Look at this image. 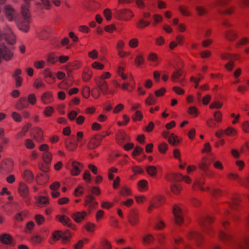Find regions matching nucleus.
Wrapping results in <instances>:
<instances>
[{
    "instance_id": "f8f14e48",
    "label": "nucleus",
    "mask_w": 249,
    "mask_h": 249,
    "mask_svg": "<svg viewBox=\"0 0 249 249\" xmlns=\"http://www.w3.org/2000/svg\"><path fill=\"white\" fill-rule=\"evenodd\" d=\"M187 237L189 239L195 240L197 245H200L201 241L203 239V236L201 233L192 231L188 233Z\"/></svg>"
},
{
    "instance_id": "4be33fe9",
    "label": "nucleus",
    "mask_w": 249,
    "mask_h": 249,
    "mask_svg": "<svg viewBox=\"0 0 249 249\" xmlns=\"http://www.w3.org/2000/svg\"><path fill=\"white\" fill-rule=\"evenodd\" d=\"M220 57L224 60H237L240 58L239 55L237 54H231L227 53H222L220 55Z\"/></svg>"
},
{
    "instance_id": "4c0bfd02",
    "label": "nucleus",
    "mask_w": 249,
    "mask_h": 249,
    "mask_svg": "<svg viewBox=\"0 0 249 249\" xmlns=\"http://www.w3.org/2000/svg\"><path fill=\"white\" fill-rule=\"evenodd\" d=\"M195 9L197 13V14L199 16H205L207 13V9L202 6H197L196 7Z\"/></svg>"
},
{
    "instance_id": "58836bf2",
    "label": "nucleus",
    "mask_w": 249,
    "mask_h": 249,
    "mask_svg": "<svg viewBox=\"0 0 249 249\" xmlns=\"http://www.w3.org/2000/svg\"><path fill=\"white\" fill-rule=\"evenodd\" d=\"M44 162L47 164L50 163L52 161V155L49 151L45 152L42 155Z\"/></svg>"
},
{
    "instance_id": "423d86ee",
    "label": "nucleus",
    "mask_w": 249,
    "mask_h": 249,
    "mask_svg": "<svg viewBox=\"0 0 249 249\" xmlns=\"http://www.w3.org/2000/svg\"><path fill=\"white\" fill-rule=\"evenodd\" d=\"M128 221L130 225L135 226L137 225L139 222V214L136 209L130 211L127 216Z\"/></svg>"
},
{
    "instance_id": "393cba45",
    "label": "nucleus",
    "mask_w": 249,
    "mask_h": 249,
    "mask_svg": "<svg viewBox=\"0 0 249 249\" xmlns=\"http://www.w3.org/2000/svg\"><path fill=\"white\" fill-rule=\"evenodd\" d=\"M204 184L205 182L203 179H197L195 181L194 185L192 187V189H195V186H197L202 191H210V188L209 187H207L206 188H204L203 187V185Z\"/></svg>"
},
{
    "instance_id": "13d9d810",
    "label": "nucleus",
    "mask_w": 249,
    "mask_h": 249,
    "mask_svg": "<svg viewBox=\"0 0 249 249\" xmlns=\"http://www.w3.org/2000/svg\"><path fill=\"white\" fill-rule=\"evenodd\" d=\"M139 44V41L137 38H133L130 39L128 42V45L132 48H136Z\"/></svg>"
},
{
    "instance_id": "e433bc0d",
    "label": "nucleus",
    "mask_w": 249,
    "mask_h": 249,
    "mask_svg": "<svg viewBox=\"0 0 249 249\" xmlns=\"http://www.w3.org/2000/svg\"><path fill=\"white\" fill-rule=\"evenodd\" d=\"M228 178L231 180H237L239 183L244 184L243 179L240 178L238 174L231 173L228 175Z\"/></svg>"
},
{
    "instance_id": "72a5a7b5",
    "label": "nucleus",
    "mask_w": 249,
    "mask_h": 249,
    "mask_svg": "<svg viewBox=\"0 0 249 249\" xmlns=\"http://www.w3.org/2000/svg\"><path fill=\"white\" fill-rule=\"evenodd\" d=\"M249 237H245L242 243H240L236 249H249Z\"/></svg>"
},
{
    "instance_id": "f3484780",
    "label": "nucleus",
    "mask_w": 249,
    "mask_h": 249,
    "mask_svg": "<svg viewBox=\"0 0 249 249\" xmlns=\"http://www.w3.org/2000/svg\"><path fill=\"white\" fill-rule=\"evenodd\" d=\"M41 100L45 105L49 104L53 101L52 93L50 91H46L41 96Z\"/></svg>"
},
{
    "instance_id": "603ef678",
    "label": "nucleus",
    "mask_w": 249,
    "mask_h": 249,
    "mask_svg": "<svg viewBox=\"0 0 249 249\" xmlns=\"http://www.w3.org/2000/svg\"><path fill=\"white\" fill-rule=\"evenodd\" d=\"M33 87L36 89H39L41 87L44 88L45 87V85L41 80L37 79L34 82Z\"/></svg>"
},
{
    "instance_id": "b1692460",
    "label": "nucleus",
    "mask_w": 249,
    "mask_h": 249,
    "mask_svg": "<svg viewBox=\"0 0 249 249\" xmlns=\"http://www.w3.org/2000/svg\"><path fill=\"white\" fill-rule=\"evenodd\" d=\"M150 24V21L142 18H139L136 23V27L140 30H142L145 28H146L147 27L149 26Z\"/></svg>"
},
{
    "instance_id": "f257e3e1",
    "label": "nucleus",
    "mask_w": 249,
    "mask_h": 249,
    "mask_svg": "<svg viewBox=\"0 0 249 249\" xmlns=\"http://www.w3.org/2000/svg\"><path fill=\"white\" fill-rule=\"evenodd\" d=\"M21 17L16 19L17 26L20 30L27 32L30 29V12L29 9L25 5L21 6Z\"/></svg>"
},
{
    "instance_id": "9d476101",
    "label": "nucleus",
    "mask_w": 249,
    "mask_h": 249,
    "mask_svg": "<svg viewBox=\"0 0 249 249\" xmlns=\"http://www.w3.org/2000/svg\"><path fill=\"white\" fill-rule=\"evenodd\" d=\"M4 14L7 19L11 21L16 15V10L10 5H6L4 9Z\"/></svg>"
},
{
    "instance_id": "2f4dec72",
    "label": "nucleus",
    "mask_w": 249,
    "mask_h": 249,
    "mask_svg": "<svg viewBox=\"0 0 249 249\" xmlns=\"http://www.w3.org/2000/svg\"><path fill=\"white\" fill-rule=\"evenodd\" d=\"M23 178L28 182H31L34 179L32 172L29 170H26L23 173Z\"/></svg>"
},
{
    "instance_id": "a18cd8bd",
    "label": "nucleus",
    "mask_w": 249,
    "mask_h": 249,
    "mask_svg": "<svg viewBox=\"0 0 249 249\" xmlns=\"http://www.w3.org/2000/svg\"><path fill=\"white\" fill-rule=\"evenodd\" d=\"M249 43V38L246 37H242L235 44L237 48L245 45Z\"/></svg>"
},
{
    "instance_id": "aec40b11",
    "label": "nucleus",
    "mask_w": 249,
    "mask_h": 249,
    "mask_svg": "<svg viewBox=\"0 0 249 249\" xmlns=\"http://www.w3.org/2000/svg\"><path fill=\"white\" fill-rule=\"evenodd\" d=\"M56 219L64 225L68 227H71V219L65 215H57L56 216Z\"/></svg>"
},
{
    "instance_id": "9b49d317",
    "label": "nucleus",
    "mask_w": 249,
    "mask_h": 249,
    "mask_svg": "<svg viewBox=\"0 0 249 249\" xmlns=\"http://www.w3.org/2000/svg\"><path fill=\"white\" fill-rule=\"evenodd\" d=\"M95 81L101 92L104 95H107L108 91V85L106 81L98 80L95 78Z\"/></svg>"
},
{
    "instance_id": "ea45409f",
    "label": "nucleus",
    "mask_w": 249,
    "mask_h": 249,
    "mask_svg": "<svg viewBox=\"0 0 249 249\" xmlns=\"http://www.w3.org/2000/svg\"><path fill=\"white\" fill-rule=\"evenodd\" d=\"M156 99L152 94H149V96L146 98L145 103L147 105L150 106L156 104Z\"/></svg>"
},
{
    "instance_id": "6ab92c4d",
    "label": "nucleus",
    "mask_w": 249,
    "mask_h": 249,
    "mask_svg": "<svg viewBox=\"0 0 249 249\" xmlns=\"http://www.w3.org/2000/svg\"><path fill=\"white\" fill-rule=\"evenodd\" d=\"M28 103L25 97H21L15 105L16 108L18 110H21L24 108H27Z\"/></svg>"
},
{
    "instance_id": "39448f33",
    "label": "nucleus",
    "mask_w": 249,
    "mask_h": 249,
    "mask_svg": "<svg viewBox=\"0 0 249 249\" xmlns=\"http://www.w3.org/2000/svg\"><path fill=\"white\" fill-rule=\"evenodd\" d=\"M213 221V218L210 216L202 217L199 222L203 231L206 233L209 234V231L211 230V228L209 225Z\"/></svg>"
},
{
    "instance_id": "7c9ffc66",
    "label": "nucleus",
    "mask_w": 249,
    "mask_h": 249,
    "mask_svg": "<svg viewBox=\"0 0 249 249\" xmlns=\"http://www.w3.org/2000/svg\"><path fill=\"white\" fill-rule=\"evenodd\" d=\"M155 238L151 234L148 233L142 237V242L144 244H150L154 241Z\"/></svg>"
},
{
    "instance_id": "7ed1b4c3",
    "label": "nucleus",
    "mask_w": 249,
    "mask_h": 249,
    "mask_svg": "<svg viewBox=\"0 0 249 249\" xmlns=\"http://www.w3.org/2000/svg\"><path fill=\"white\" fill-rule=\"evenodd\" d=\"M105 136L103 135L96 134L91 137L87 144V148L89 149L92 150L98 147Z\"/></svg>"
},
{
    "instance_id": "0e129e2a",
    "label": "nucleus",
    "mask_w": 249,
    "mask_h": 249,
    "mask_svg": "<svg viewBox=\"0 0 249 249\" xmlns=\"http://www.w3.org/2000/svg\"><path fill=\"white\" fill-rule=\"evenodd\" d=\"M143 116L141 111H137L134 116L132 117V119L134 122L136 121H141L142 119Z\"/></svg>"
},
{
    "instance_id": "5fc2aeb1",
    "label": "nucleus",
    "mask_w": 249,
    "mask_h": 249,
    "mask_svg": "<svg viewBox=\"0 0 249 249\" xmlns=\"http://www.w3.org/2000/svg\"><path fill=\"white\" fill-rule=\"evenodd\" d=\"M11 116L13 120L17 122H21L22 121L21 115L17 112H13L11 114Z\"/></svg>"
},
{
    "instance_id": "09e8293b",
    "label": "nucleus",
    "mask_w": 249,
    "mask_h": 249,
    "mask_svg": "<svg viewBox=\"0 0 249 249\" xmlns=\"http://www.w3.org/2000/svg\"><path fill=\"white\" fill-rule=\"evenodd\" d=\"M124 67L119 66L118 68V70L117 72L118 74L121 77V78L123 80H125L127 79V75L124 73Z\"/></svg>"
},
{
    "instance_id": "dca6fc26",
    "label": "nucleus",
    "mask_w": 249,
    "mask_h": 249,
    "mask_svg": "<svg viewBox=\"0 0 249 249\" xmlns=\"http://www.w3.org/2000/svg\"><path fill=\"white\" fill-rule=\"evenodd\" d=\"M238 36V33L234 30L229 29L225 31L224 37L226 40L229 41H233Z\"/></svg>"
},
{
    "instance_id": "1a4fd4ad",
    "label": "nucleus",
    "mask_w": 249,
    "mask_h": 249,
    "mask_svg": "<svg viewBox=\"0 0 249 249\" xmlns=\"http://www.w3.org/2000/svg\"><path fill=\"white\" fill-rule=\"evenodd\" d=\"M31 136L38 142H41L44 141L43 132L39 127H35L33 128Z\"/></svg>"
},
{
    "instance_id": "2eb2a0df",
    "label": "nucleus",
    "mask_w": 249,
    "mask_h": 249,
    "mask_svg": "<svg viewBox=\"0 0 249 249\" xmlns=\"http://www.w3.org/2000/svg\"><path fill=\"white\" fill-rule=\"evenodd\" d=\"M88 215V213L85 211L75 212L73 213L71 216V218L76 222L79 223L83 220Z\"/></svg>"
},
{
    "instance_id": "c85d7f7f",
    "label": "nucleus",
    "mask_w": 249,
    "mask_h": 249,
    "mask_svg": "<svg viewBox=\"0 0 249 249\" xmlns=\"http://www.w3.org/2000/svg\"><path fill=\"white\" fill-rule=\"evenodd\" d=\"M65 145L67 150L73 151L77 147V143L74 142L71 140H67L65 142Z\"/></svg>"
},
{
    "instance_id": "c9c22d12",
    "label": "nucleus",
    "mask_w": 249,
    "mask_h": 249,
    "mask_svg": "<svg viewBox=\"0 0 249 249\" xmlns=\"http://www.w3.org/2000/svg\"><path fill=\"white\" fill-rule=\"evenodd\" d=\"M168 142L172 145L176 146L179 143L178 136L174 133H172L168 138Z\"/></svg>"
},
{
    "instance_id": "6e6d98bb",
    "label": "nucleus",
    "mask_w": 249,
    "mask_h": 249,
    "mask_svg": "<svg viewBox=\"0 0 249 249\" xmlns=\"http://www.w3.org/2000/svg\"><path fill=\"white\" fill-rule=\"evenodd\" d=\"M63 232L61 231H56L53 233V239L54 241H57L62 238Z\"/></svg>"
},
{
    "instance_id": "4d7b16f0",
    "label": "nucleus",
    "mask_w": 249,
    "mask_h": 249,
    "mask_svg": "<svg viewBox=\"0 0 249 249\" xmlns=\"http://www.w3.org/2000/svg\"><path fill=\"white\" fill-rule=\"evenodd\" d=\"M144 62V59L143 56L141 55H138L135 60V63L136 65L139 67L142 65Z\"/></svg>"
},
{
    "instance_id": "20e7f679",
    "label": "nucleus",
    "mask_w": 249,
    "mask_h": 249,
    "mask_svg": "<svg viewBox=\"0 0 249 249\" xmlns=\"http://www.w3.org/2000/svg\"><path fill=\"white\" fill-rule=\"evenodd\" d=\"M116 14L119 19L124 20H130L134 16L132 11L127 9L117 10Z\"/></svg>"
},
{
    "instance_id": "473e14b6",
    "label": "nucleus",
    "mask_w": 249,
    "mask_h": 249,
    "mask_svg": "<svg viewBox=\"0 0 249 249\" xmlns=\"http://www.w3.org/2000/svg\"><path fill=\"white\" fill-rule=\"evenodd\" d=\"M146 171L148 174L152 177L156 176L158 173V170L157 168L153 165L147 166L146 168Z\"/></svg>"
},
{
    "instance_id": "69168bd1",
    "label": "nucleus",
    "mask_w": 249,
    "mask_h": 249,
    "mask_svg": "<svg viewBox=\"0 0 249 249\" xmlns=\"http://www.w3.org/2000/svg\"><path fill=\"white\" fill-rule=\"evenodd\" d=\"M35 219L37 224L39 225L42 224L45 221L44 217L41 214H36L35 216Z\"/></svg>"
},
{
    "instance_id": "ddd939ff",
    "label": "nucleus",
    "mask_w": 249,
    "mask_h": 249,
    "mask_svg": "<svg viewBox=\"0 0 249 249\" xmlns=\"http://www.w3.org/2000/svg\"><path fill=\"white\" fill-rule=\"evenodd\" d=\"M98 203L95 200V197L90 195H89L86 196L85 199V206L89 207V210L93 209L97 205Z\"/></svg>"
},
{
    "instance_id": "338daca9",
    "label": "nucleus",
    "mask_w": 249,
    "mask_h": 249,
    "mask_svg": "<svg viewBox=\"0 0 249 249\" xmlns=\"http://www.w3.org/2000/svg\"><path fill=\"white\" fill-rule=\"evenodd\" d=\"M88 56L92 59H96L98 57V53L96 50H93L88 53Z\"/></svg>"
},
{
    "instance_id": "6e6552de",
    "label": "nucleus",
    "mask_w": 249,
    "mask_h": 249,
    "mask_svg": "<svg viewBox=\"0 0 249 249\" xmlns=\"http://www.w3.org/2000/svg\"><path fill=\"white\" fill-rule=\"evenodd\" d=\"M173 213L176 223L178 225L181 224L183 221V213L178 206L175 205L174 206Z\"/></svg>"
},
{
    "instance_id": "4468645a",
    "label": "nucleus",
    "mask_w": 249,
    "mask_h": 249,
    "mask_svg": "<svg viewBox=\"0 0 249 249\" xmlns=\"http://www.w3.org/2000/svg\"><path fill=\"white\" fill-rule=\"evenodd\" d=\"M71 172L72 176L78 175L83 168V165L79 162L73 161L71 163Z\"/></svg>"
},
{
    "instance_id": "c756f323",
    "label": "nucleus",
    "mask_w": 249,
    "mask_h": 249,
    "mask_svg": "<svg viewBox=\"0 0 249 249\" xmlns=\"http://www.w3.org/2000/svg\"><path fill=\"white\" fill-rule=\"evenodd\" d=\"M219 239L225 243L229 242L231 241L232 236L230 234L227 233L223 231H220L218 235Z\"/></svg>"
},
{
    "instance_id": "f03ea898",
    "label": "nucleus",
    "mask_w": 249,
    "mask_h": 249,
    "mask_svg": "<svg viewBox=\"0 0 249 249\" xmlns=\"http://www.w3.org/2000/svg\"><path fill=\"white\" fill-rule=\"evenodd\" d=\"M14 56V53L6 46L0 45V63L1 59L8 61L12 59Z\"/></svg>"
},
{
    "instance_id": "a19ab883",
    "label": "nucleus",
    "mask_w": 249,
    "mask_h": 249,
    "mask_svg": "<svg viewBox=\"0 0 249 249\" xmlns=\"http://www.w3.org/2000/svg\"><path fill=\"white\" fill-rule=\"evenodd\" d=\"M179 10L181 14L185 16L189 17L191 15V12L189 10L188 7L181 5L179 7Z\"/></svg>"
},
{
    "instance_id": "f704fd0d",
    "label": "nucleus",
    "mask_w": 249,
    "mask_h": 249,
    "mask_svg": "<svg viewBox=\"0 0 249 249\" xmlns=\"http://www.w3.org/2000/svg\"><path fill=\"white\" fill-rule=\"evenodd\" d=\"M182 187L180 184H174L171 186V190L175 195H178L181 192Z\"/></svg>"
},
{
    "instance_id": "49530a36",
    "label": "nucleus",
    "mask_w": 249,
    "mask_h": 249,
    "mask_svg": "<svg viewBox=\"0 0 249 249\" xmlns=\"http://www.w3.org/2000/svg\"><path fill=\"white\" fill-rule=\"evenodd\" d=\"M71 237V234L69 231H66L62 233V241L64 244L69 241Z\"/></svg>"
},
{
    "instance_id": "bb28decb",
    "label": "nucleus",
    "mask_w": 249,
    "mask_h": 249,
    "mask_svg": "<svg viewBox=\"0 0 249 249\" xmlns=\"http://www.w3.org/2000/svg\"><path fill=\"white\" fill-rule=\"evenodd\" d=\"M51 33V30L49 28H44L41 30L38 34V37L41 39H47Z\"/></svg>"
},
{
    "instance_id": "774afa93",
    "label": "nucleus",
    "mask_w": 249,
    "mask_h": 249,
    "mask_svg": "<svg viewBox=\"0 0 249 249\" xmlns=\"http://www.w3.org/2000/svg\"><path fill=\"white\" fill-rule=\"evenodd\" d=\"M28 100L30 104L32 105L36 104V98L35 94L34 93L30 94L28 97Z\"/></svg>"
},
{
    "instance_id": "a211bd4d",
    "label": "nucleus",
    "mask_w": 249,
    "mask_h": 249,
    "mask_svg": "<svg viewBox=\"0 0 249 249\" xmlns=\"http://www.w3.org/2000/svg\"><path fill=\"white\" fill-rule=\"evenodd\" d=\"M18 191L21 196L24 198L28 197L29 196V188L25 183L20 182L19 184Z\"/></svg>"
},
{
    "instance_id": "79ce46f5",
    "label": "nucleus",
    "mask_w": 249,
    "mask_h": 249,
    "mask_svg": "<svg viewBox=\"0 0 249 249\" xmlns=\"http://www.w3.org/2000/svg\"><path fill=\"white\" fill-rule=\"evenodd\" d=\"M182 73L183 71L180 69L174 71L171 76L172 81L176 82L177 80L182 75Z\"/></svg>"
},
{
    "instance_id": "de8ad7c7",
    "label": "nucleus",
    "mask_w": 249,
    "mask_h": 249,
    "mask_svg": "<svg viewBox=\"0 0 249 249\" xmlns=\"http://www.w3.org/2000/svg\"><path fill=\"white\" fill-rule=\"evenodd\" d=\"M168 148V144L165 142L161 143L158 146V150L161 154L165 153Z\"/></svg>"
},
{
    "instance_id": "5701e85b",
    "label": "nucleus",
    "mask_w": 249,
    "mask_h": 249,
    "mask_svg": "<svg viewBox=\"0 0 249 249\" xmlns=\"http://www.w3.org/2000/svg\"><path fill=\"white\" fill-rule=\"evenodd\" d=\"M31 126L32 124L30 123H28L25 124L22 127L21 131L16 135L15 138L17 139H18L23 137L25 135L26 133L28 131L29 129L31 127Z\"/></svg>"
},
{
    "instance_id": "3c124183",
    "label": "nucleus",
    "mask_w": 249,
    "mask_h": 249,
    "mask_svg": "<svg viewBox=\"0 0 249 249\" xmlns=\"http://www.w3.org/2000/svg\"><path fill=\"white\" fill-rule=\"evenodd\" d=\"M222 106H223V103L222 102L216 101L212 102L210 104L209 107L211 109H213V108L219 109V108H221Z\"/></svg>"
},
{
    "instance_id": "052dcab7",
    "label": "nucleus",
    "mask_w": 249,
    "mask_h": 249,
    "mask_svg": "<svg viewBox=\"0 0 249 249\" xmlns=\"http://www.w3.org/2000/svg\"><path fill=\"white\" fill-rule=\"evenodd\" d=\"M43 7L46 10H50L52 8V4L50 0H40Z\"/></svg>"
},
{
    "instance_id": "c03bdc74",
    "label": "nucleus",
    "mask_w": 249,
    "mask_h": 249,
    "mask_svg": "<svg viewBox=\"0 0 249 249\" xmlns=\"http://www.w3.org/2000/svg\"><path fill=\"white\" fill-rule=\"evenodd\" d=\"M148 182L144 179L139 181L138 183V188L140 191H144L147 189Z\"/></svg>"
},
{
    "instance_id": "0eeeda50",
    "label": "nucleus",
    "mask_w": 249,
    "mask_h": 249,
    "mask_svg": "<svg viewBox=\"0 0 249 249\" xmlns=\"http://www.w3.org/2000/svg\"><path fill=\"white\" fill-rule=\"evenodd\" d=\"M5 40L10 44H14L16 43L17 40L15 35L11 30V28L6 26L4 28Z\"/></svg>"
},
{
    "instance_id": "bf43d9fd",
    "label": "nucleus",
    "mask_w": 249,
    "mask_h": 249,
    "mask_svg": "<svg viewBox=\"0 0 249 249\" xmlns=\"http://www.w3.org/2000/svg\"><path fill=\"white\" fill-rule=\"evenodd\" d=\"M24 144L26 148L30 149H33L35 146V143L33 142V141L29 139H26L25 141Z\"/></svg>"
},
{
    "instance_id": "e2e57ef3",
    "label": "nucleus",
    "mask_w": 249,
    "mask_h": 249,
    "mask_svg": "<svg viewBox=\"0 0 249 249\" xmlns=\"http://www.w3.org/2000/svg\"><path fill=\"white\" fill-rule=\"evenodd\" d=\"M222 114L219 111H216L214 113V117L215 121L217 123H221L222 122Z\"/></svg>"
},
{
    "instance_id": "680f3d73",
    "label": "nucleus",
    "mask_w": 249,
    "mask_h": 249,
    "mask_svg": "<svg viewBox=\"0 0 249 249\" xmlns=\"http://www.w3.org/2000/svg\"><path fill=\"white\" fill-rule=\"evenodd\" d=\"M120 193L123 196H128L130 194V190L126 186H124L121 190Z\"/></svg>"
},
{
    "instance_id": "a878e982",
    "label": "nucleus",
    "mask_w": 249,
    "mask_h": 249,
    "mask_svg": "<svg viewBox=\"0 0 249 249\" xmlns=\"http://www.w3.org/2000/svg\"><path fill=\"white\" fill-rule=\"evenodd\" d=\"M37 205L38 207H43L49 203V200L47 197L40 196L36 198Z\"/></svg>"
},
{
    "instance_id": "37998d69",
    "label": "nucleus",
    "mask_w": 249,
    "mask_h": 249,
    "mask_svg": "<svg viewBox=\"0 0 249 249\" xmlns=\"http://www.w3.org/2000/svg\"><path fill=\"white\" fill-rule=\"evenodd\" d=\"M85 227L88 232H93L96 229V225L93 223L88 222L85 224Z\"/></svg>"
},
{
    "instance_id": "864d4df0",
    "label": "nucleus",
    "mask_w": 249,
    "mask_h": 249,
    "mask_svg": "<svg viewBox=\"0 0 249 249\" xmlns=\"http://www.w3.org/2000/svg\"><path fill=\"white\" fill-rule=\"evenodd\" d=\"M224 133L228 136H234L237 134V131L234 128L229 127L224 131Z\"/></svg>"
},
{
    "instance_id": "8fccbe9b",
    "label": "nucleus",
    "mask_w": 249,
    "mask_h": 249,
    "mask_svg": "<svg viewBox=\"0 0 249 249\" xmlns=\"http://www.w3.org/2000/svg\"><path fill=\"white\" fill-rule=\"evenodd\" d=\"M57 61V59L56 57L55 56L54 54L51 53L49 54L47 58V62L51 64H55Z\"/></svg>"
},
{
    "instance_id": "412c9836",
    "label": "nucleus",
    "mask_w": 249,
    "mask_h": 249,
    "mask_svg": "<svg viewBox=\"0 0 249 249\" xmlns=\"http://www.w3.org/2000/svg\"><path fill=\"white\" fill-rule=\"evenodd\" d=\"M13 241V239L10 234L2 233L0 235V241L2 244L11 245Z\"/></svg>"
},
{
    "instance_id": "cd10ccee",
    "label": "nucleus",
    "mask_w": 249,
    "mask_h": 249,
    "mask_svg": "<svg viewBox=\"0 0 249 249\" xmlns=\"http://www.w3.org/2000/svg\"><path fill=\"white\" fill-rule=\"evenodd\" d=\"M92 71L89 69H86L84 70L82 73V79L85 82L89 81L92 77Z\"/></svg>"
}]
</instances>
